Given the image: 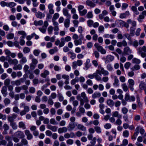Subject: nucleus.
<instances>
[{"label": "nucleus", "instance_id": "47", "mask_svg": "<svg viewBox=\"0 0 146 146\" xmlns=\"http://www.w3.org/2000/svg\"><path fill=\"white\" fill-rule=\"evenodd\" d=\"M78 77H76L74 79L72 80L70 82V83L72 85L75 84L76 83L78 82Z\"/></svg>", "mask_w": 146, "mask_h": 146}, {"label": "nucleus", "instance_id": "56", "mask_svg": "<svg viewBox=\"0 0 146 146\" xmlns=\"http://www.w3.org/2000/svg\"><path fill=\"white\" fill-rule=\"evenodd\" d=\"M30 51V49L28 47H25L23 49V52L25 54H27Z\"/></svg>", "mask_w": 146, "mask_h": 146}, {"label": "nucleus", "instance_id": "50", "mask_svg": "<svg viewBox=\"0 0 146 146\" xmlns=\"http://www.w3.org/2000/svg\"><path fill=\"white\" fill-rule=\"evenodd\" d=\"M10 125L13 129L15 130L17 128V125L15 122L10 123Z\"/></svg>", "mask_w": 146, "mask_h": 146}, {"label": "nucleus", "instance_id": "2", "mask_svg": "<svg viewBox=\"0 0 146 146\" xmlns=\"http://www.w3.org/2000/svg\"><path fill=\"white\" fill-rule=\"evenodd\" d=\"M17 56L19 59H21L19 61V62L21 64H24L27 62L26 57L23 56V55L22 52H19L18 53Z\"/></svg>", "mask_w": 146, "mask_h": 146}, {"label": "nucleus", "instance_id": "41", "mask_svg": "<svg viewBox=\"0 0 146 146\" xmlns=\"http://www.w3.org/2000/svg\"><path fill=\"white\" fill-rule=\"evenodd\" d=\"M94 78L96 79L98 81H100L101 80V78L100 76L98 75L99 74L98 73L96 72L95 73Z\"/></svg>", "mask_w": 146, "mask_h": 146}, {"label": "nucleus", "instance_id": "24", "mask_svg": "<svg viewBox=\"0 0 146 146\" xmlns=\"http://www.w3.org/2000/svg\"><path fill=\"white\" fill-rule=\"evenodd\" d=\"M47 128L53 132H56L57 130L58 127L56 126L48 125L47 126Z\"/></svg>", "mask_w": 146, "mask_h": 146}, {"label": "nucleus", "instance_id": "51", "mask_svg": "<svg viewBox=\"0 0 146 146\" xmlns=\"http://www.w3.org/2000/svg\"><path fill=\"white\" fill-rule=\"evenodd\" d=\"M53 27L52 26H49L48 28V32L49 35H51L52 34L53 31Z\"/></svg>", "mask_w": 146, "mask_h": 146}, {"label": "nucleus", "instance_id": "16", "mask_svg": "<svg viewBox=\"0 0 146 146\" xmlns=\"http://www.w3.org/2000/svg\"><path fill=\"white\" fill-rule=\"evenodd\" d=\"M124 53L126 55H129L132 53L131 50L128 46H126L123 49Z\"/></svg>", "mask_w": 146, "mask_h": 146}, {"label": "nucleus", "instance_id": "18", "mask_svg": "<svg viewBox=\"0 0 146 146\" xmlns=\"http://www.w3.org/2000/svg\"><path fill=\"white\" fill-rule=\"evenodd\" d=\"M67 128L65 127L59 128L58 129V132L59 133H65L67 132Z\"/></svg>", "mask_w": 146, "mask_h": 146}, {"label": "nucleus", "instance_id": "17", "mask_svg": "<svg viewBox=\"0 0 146 146\" xmlns=\"http://www.w3.org/2000/svg\"><path fill=\"white\" fill-rule=\"evenodd\" d=\"M114 82L113 83V85L114 87H118L119 86V80L116 76L114 77Z\"/></svg>", "mask_w": 146, "mask_h": 146}, {"label": "nucleus", "instance_id": "64", "mask_svg": "<svg viewBox=\"0 0 146 146\" xmlns=\"http://www.w3.org/2000/svg\"><path fill=\"white\" fill-rule=\"evenodd\" d=\"M87 10L86 9H84L82 11H79V13L81 15L84 16L87 13Z\"/></svg>", "mask_w": 146, "mask_h": 146}, {"label": "nucleus", "instance_id": "46", "mask_svg": "<svg viewBox=\"0 0 146 146\" xmlns=\"http://www.w3.org/2000/svg\"><path fill=\"white\" fill-rule=\"evenodd\" d=\"M14 35L13 33H10L8 34L6 36L7 38L8 39H11L13 38Z\"/></svg>", "mask_w": 146, "mask_h": 146}, {"label": "nucleus", "instance_id": "45", "mask_svg": "<svg viewBox=\"0 0 146 146\" xmlns=\"http://www.w3.org/2000/svg\"><path fill=\"white\" fill-rule=\"evenodd\" d=\"M121 87L123 91L125 92H127L128 90L127 86L125 83H123L121 84Z\"/></svg>", "mask_w": 146, "mask_h": 146}, {"label": "nucleus", "instance_id": "4", "mask_svg": "<svg viewBox=\"0 0 146 146\" xmlns=\"http://www.w3.org/2000/svg\"><path fill=\"white\" fill-rule=\"evenodd\" d=\"M38 63V61L35 58H33L32 59V62L30 64V68L32 70L34 69Z\"/></svg>", "mask_w": 146, "mask_h": 146}, {"label": "nucleus", "instance_id": "40", "mask_svg": "<svg viewBox=\"0 0 146 146\" xmlns=\"http://www.w3.org/2000/svg\"><path fill=\"white\" fill-rule=\"evenodd\" d=\"M141 62V60L139 59L135 58H134L132 60V62L134 64H139Z\"/></svg>", "mask_w": 146, "mask_h": 146}, {"label": "nucleus", "instance_id": "63", "mask_svg": "<svg viewBox=\"0 0 146 146\" xmlns=\"http://www.w3.org/2000/svg\"><path fill=\"white\" fill-rule=\"evenodd\" d=\"M129 133L128 131L127 130H125L124 131L123 133V136L126 137H127L129 136Z\"/></svg>", "mask_w": 146, "mask_h": 146}, {"label": "nucleus", "instance_id": "6", "mask_svg": "<svg viewBox=\"0 0 146 146\" xmlns=\"http://www.w3.org/2000/svg\"><path fill=\"white\" fill-rule=\"evenodd\" d=\"M96 72L100 75H101V74H102L104 76H106L109 74L108 72L107 71L105 70L104 68H102L97 70Z\"/></svg>", "mask_w": 146, "mask_h": 146}, {"label": "nucleus", "instance_id": "26", "mask_svg": "<svg viewBox=\"0 0 146 146\" xmlns=\"http://www.w3.org/2000/svg\"><path fill=\"white\" fill-rule=\"evenodd\" d=\"M146 84L143 81H141L139 86V89L141 90H144L145 88Z\"/></svg>", "mask_w": 146, "mask_h": 146}, {"label": "nucleus", "instance_id": "61", "mask_svg": "<svg viewBox=\"0 0 146 146\" xmlns=\"http://www.w3.org/2000/svg\"><path fill=\"white\" fill-rule=\"evenodd\" d=\"M104 28L102 25H100L98 28V31L99 33H102L104 32Z\"/></svg>", "mask_w": 146, "mask_h": 146}, {"label": "nucleus", "instance_id": "58", "mask_svg": "<svg viewBox=\"0 0 146 146\" xmlns=\"http://www.w3.org/2000/svg\"><path fill=\"white\" fill-rule=\"evenodd\" d=\"M146 52V46H143L142 48H140L139 49L138 52Z\"/></svg>", "mask_w": 146, "mask_h": 146}, {"label": "nucleus", "instance_id": "55", "mask_svg": "<svg viewBox=\"0 0 146 146\" xmlns=\"http://www.w3.org/2000/svg\"><path fill=\"white\" fill-rule=\"evenodd\" d=\"M88 25L90 27H92L93 25L94 21L91 19L88 20L87 22Z\"/></svg>", "mask_w": 146, "mask_h": 146}, {"label": "nucleus", "instance_id": "48", "mask_svg": "<svg viewBox=\"0 0 146 146\" xmlns=\"http://www.w3.org/2000/svg\"><path fill=\"white\" fill-rule=\"evenodd\" d=\"M16 5V3L13 2L7 3V7H9L10 8H12L14 6H15Z\"/></svg>", "mask_w": 146, "mask_h": 146}, {"label": "nucleus", "instance_id": "5", "mask_svg": "<svg viewBox=\"0 0 146 146\" xmlns=\"http://www.w3.org/2000/svg\"><path fill=\"white\" fill-rule=\"evenodd\" d=\"M128 87L131 90L133 91L134 90V86L135 85V82L132 79H129L128 80Z\"/></svg>", "mask_w": 146, "mask_h": 146}, {"label": "nucleus", "instance_id": "43", "mask_svg": "<svg viewBox=\"0 0 146 146\" xmlns=\"http://www.w3.org/2000/svg\"><path fill=\"white\" fill-rule=\"evenodd\" d=\"M121 118H118L114 123V124L116 125H120L122 124V122L121 119Z\"/></svg>", "mask_w": 146, "mask_h": 146}, {"label": "nucleus", "instance_id": "39", "mask_svg": "<svg viewBox=\"0 0 146 146\" xmlns=\"http://www.w3.org/2000/svg\"><path fill=\"white\" fill-rule=\"evenodd\" d=\"M19 128H22L23 129H26L25 124L23 121H21L19 123Z\"/></svg>", "mask_w": 146, "mask_h": 146}, {"label": "nucleus", "instance_id": "37", "mask_svg": "<svg viewBox=\"0 0 146 146\" xmlns=\"http://www.w3.org/2000/svg\"><path fill=\"white\" fill-rule=\"evenodd\" d=\"M135 27H131L130 28V34L131 36L134 35V32L135 29Z\"/></svg>", "mask_w": 146, "mask_h": 146}, {"label": "nucleus", "instance_id": "35", "mask_svg": "<svg viewBox=\"0 0 146 146\" xmlns=\"http://www.w3.org/2000/svg\"><path fill=\"white\" fill-rule=\"evenodd\" d=\"M43 21L42 20L38 21L35 20L34 22V24L35 26H41L43 25Z\"/></svg>", "mask_w": 146, "mask_h": 146}, {"label": "nucleus", "instance_id": "54", "mask_svg": "<svg viewBox=\"0 0 146 146\" xmlns=\"http://www.w3.org/2000/svg\"><path fill=\"white\" fill-rule=\"evenodd\" d=\"M94 129L96 132L98 133H101L102 130L101 128L99 126H95L94 127Z\"/></svg>", "mask_w": 146, "mask_h": 146}, {"label": "nucleus", "instance_id": "15", "mask_svg": "<svg viewBox=\"0 0 146 146\" xmlns=\"http://www.w3.org/2000/svg\"><path fill=\"white\" fill-rule=\"evenodd\" d=\"M75 136V135L73 132H71L70 133H66L64 135V137L66 139H68L70 138H73Z\"/></svg>", "mask_w": 146, "mask_h": 146}, {"label": "nucleus", "instance_id": "12", "mask_svg": "<svg viewBox=\"0 0 146 146\" xmlns=\"http://www.w3.org/2000/svg\"><path fill=\"white\" fill-rule=\"evenodd\" d=\"M63 15L66 16L67 18H70L71 15L68 13V10L66 8H64L62 9Z\"/></svg>", "mask_w": 146, "mask_h": 146}, {"label": "nucleus", "instance_id": "62", "mask_svg": "<svg viewBox=\"0 0 146 146\" xmlns=\"http://www.w3.org/2000/svg\"><path fill=\"white\" fill-rule=\"evenodd\" d=\"M10 80L9 78L6 79L4 82V84L5 86H8L10 84Z\"/></svg>", "mask_w": 146, "mask_h": 146}, {"label": "nucleus", "instance_id": "49", "mask_svg": "<svg viewBox=\"0 0 146 146\" xmlns=\"http://www.w3.org/2000/svg\"><path fill=\"white\" fill-rule=\"evenodd\" d=\"M128 109L124 107L121 109V111L122 113L124 115H126L128 112Z\"/></svg>", "mask_w": 146, "mask_h": 146}, {"label": "nucleus", "instance_id": "9", "mask_svg": "<svg viewBox=\"0 0 146 146\" xmlns=\"http://www.w3.org/2000/svg\"><path fill=\"white\" fill-rule=\"evenodd\" d=\"M15 136L19 138L22 139L25 137V135L21 131H18L15 133Z\"/></svg>", "mask_w": 146, "mask_h": 146}, {"label": "nucleus", "instance_id": "27", "mask_svg": "<svg viewBox=\"0 0 146 146\" xmlns=\"http://www.w3.org/2000/svg\"><path fill=\"white\" fill-rule=\"evenodd\" d=\"M70 19L67 18L65 19L64 22V26L66 28H68L70 26Z\"/></svg>", "mask_w": 146, "mask_h": 146}, {"label": "nucleus", "instance_id": "34", "mask_svg": "<svg viewBox=\"0 0 146 146\" xmlns=\"http://www.w3.org/2000/svg\"><path fill=\"white\" fill-rule=\"evenodd\" d=\"M58 50L57 48L56 47H55L53 48L50 49L49 50V53L50 54L52 55L55 53L57 52Z\"/></svg>", "mask_w": 146, "mask_h": 146}, {"label": "nucleus", "instance_id": "14", "mask_svg": "<svg viewBox=\"0 0 146 146\" xmlns=\"http://www.w3.org/2000/svg\"><path fill=\"white\" fill-rule=\"evenodd\" d=\"M8 62L11 64H14V65L18 64L19 62L18 60L16 59H12L10 58L8 60Z\"/></svg>", "mask_w": 146, "mask_h": 146}, {"label": "nucleus", "instance_id": "29", "mask_svg": "<svg viewBox=\"0 0 146 146\" xmlns=\"http://www.w3.org/2000/svg\"><path fill=\"white\" fill-rule=\"evenodd\" d=\"M49 74V72L47 70L44 71L43 73L40 74L41 76L44 78H46V76Z\"/></svg>", "mask_w": 146, "mask_h": 146}, {"label": "nucleus", "instance_id": "59", "mask_svg": "<svg viewBox=\"0 0 146 146\" xmlns=\"http://www.w3.org/2000/svg\"><path fill=\"white\" fill-rule=\"evenodd\" d=\"M144 16L142 14L140 15L137 18V20L139 22L141 23L142 22V20L144 19Z\"/></svg>", "mask_w": 146, "mask_h": 146}, {"label": "nucleus", "instance_id": "60", "mask_svg": "<svg viewBox=\"0 0 146 146\" xmlns=\"http://www.w3.org/2000/svg\"><path fill=\"white\" fill-rule=\"evenodd\" d=\"M139 127H136L135 131V132L133 135L134 136H136L137 137L139 133Z\"/></svg>", "mask_w": 146, "mask_h": 146}, {"label": "nucleus", "instance_id": "38", "mask_svg": "<svg viewBox=\"0 0 146 146\" xmlns=\"http://www.w3.org/2000/svg\"><path fill=\"white\" fill-rule=\"evenodd\" d=\"M116 22L117 23L119 27H123L125 22L121 20H117Z\"/></svg>", "mask_w": 146, "mask_h": 146}, {"label": "nucleus", "instance_id": "53", "mask_svg": "<svg viewBox=\"0 0 146 146\" xmlns=\"http://www.w3.org/2000/svg\"><path fill=\"white\" fill-rule=\"evenodd\" d=\"M137 102L139 107L141 108L142 107L143 103L140 101V99L138 97L137 98Z\"/></svg>", "mask_w": 146, "mask_h": 146}, {"label": "nucleus", "instance_id": "52", "mask_svg": "<svg viewBox=\"0 0 146 146\" xmlns=\"http://www.w3.org/2000/svg\"><path fill=\"white\" fill-rule=\"evenodd\" d=\"M61 40H64L65 42H68L71 40V37L69 36H67L64 38H62Z\"/></svg>", "mask_w": 146, "mask_h": 146}, {"label": "nucleus", "instance_id": "11", "mask_svg": "<svg viewBox=\"0 0 146 146\" xmlns=\"http://www.w3.org/2000/svg\"><path fill=\"white\" fill-rule=\"evenodd\" d=\"M25 135L27 136V138L28 140H31L33 138V136L28 130H25Z\"/></svg>", "mask_w": 146, "mask_h": 146}, {"label": "nucleus", "instance_id": "33", "mask_svg": "<svg viewBox=\"0 0 146 146\" xmlns=\"http://www.w3.org/2000/svg\"><path fill=\"white\" fill-rule=\"evenodd\" d=\"M127 23L128 24H131L132 25L131 27H136V22L135 21H132L130 19L127 20Z\"/></svg>", "mask_w": 146, "mask_h": 146}, {"label": "nucleus", "instance_id": "22", "mask_svg": "<svg viewBox=\"0 0 146 146\" xmlns=\"http://www.w3.org/2000/svg\"><path fill=\"white\" fill-rule=\"evenodd\" d=\"M112 116L114 117H117L118 118H122V115L119 114V112L117 111H115L112 112Z\"/></svg>", "mask_w": 146, "mask_h": 146}, {"label": "nucleus", "instance_id": "25", "mask_svg": "<svg viewBox=\"0 0 146 146\" xmlns=\"http://www.w3.org/2000/svg\"><path fill=\"white\" fill-rule=\"evenodd\" d=\"M86 4L92 7H94L96 5V4L93 3L92 1L88 0L86 1Z\"/></svg>", "mask_w": 146, "mask_h": 146}, {"label": "nucleus", "instance_id": "1", "mask_svg": "<svg viewBox=\"0 0 146 146\" xmlns=\"http://www.w3.org/2000/svg\"><path fill=\"white\" fill-rule=\"evenodd\" d=\"M77 99L80 101V106H83L84 103H88L89 100L84 92H82L80 96L78 95L76 96Z\"/></svg>", "mask_w": 146, "mask_h": 146}, {"label": "nucleus", "instance_id": "57", "mask_svg": "<svg viewBox=\"0 0 146 146\" xmlns=\"http://www.w3.org/2000/svg\"><path fill=\"white\" fill-rule=\"evenodd\" d=\"M140 68V66L138 64L135 65L134 66L131 68V69L133 70H138Z\"/></svg>", "mask_w": 146, "mask_h": 146}, {"label": "nucleus", "instance_id": "13", "mask_svg": "<svg viewBox=\"0 0 146 146\" xmlns=\"http://www.w3.org/2000/svg\"><path fill=\"white\" fill-rule=\"evenodd\" d=\"M90 59L88 58L86 59L85 64V66L84 69L85 70H88L91 66V64L90 63Z\"/></svg>", "mask_w": 146, "mask_h": 146}, {"label": "nucleus", "instance_id": "19", "mask_svg": "<svg viewBox=\"0 0 146 146\" xmlns=\"http://www.w3.org/2000/svg\"><path fill=\"white\" fill-rule=\"evenodd\" d=\"M67 54L68 56L70 57V58L72 60L74 59L76 57V54L72 50L69 51Z\"/></svg>", "mask_w": 146, "mask_h": 146}, {"label": "nucleus", "instance_id": "44", "mask_svg": "<svg viewBox=\"0 0 146 146\" xmlns=\"http://www.w3.org/2000/svg\"><path fill=\"white\" fill-rule=\"evenodd\" d=\"M3 102L5 106H7L9 104L11 103V101L8 98H5L3 100Z\"/></svg>", "mask_w": 146, "mask_h": 146}, {"label": "nucleus", "instance_id": "23", "mask_svg": "<svg viewBox=\"0 0 146 146\" xmlns=\"http://www.w3.org/2000/svg\"><path fill=\"white\" fill-rule=\"evenodd\" d=\"M101 94L100 92H95L92 95V98L93 99H95L99 98L101 96Z\"/></svg>", "mask_w": 146, "mask_h": 146}, {"label": "nucleus", "instance_id": "3", "mask_svg": "<svg viewBox=\"0 0 146 146\" xmlns=\"http://www.w3.org/2000/svg\"><path fill=\"white\" fill-rule=\"evenodd\" d=\"M94 46L96 48L97 50L100 52L101 54H105L106 53V51L105 49H104L102 46L100 45L98 43H95Z\"/></svg>", "mask_w": 146, "mask_h": 146}, {"label": "nucleus", "instance_id": "8", "mask_svg": "<svg viewBox=\"0 0 146 146\" xmlns=\"http://www.w3.org/2000/svg\"><path fill=\"white\" fill-rule=\"evenodd\" d=\"M29 107L28 106H25L24 108V110L20 112V114L21 116L25 115L26 113L29 111Z\"/></svg>", "mask_w": 146, "mask_h": 146}, {"label": "nucleus", "instance_id": "32", "mask_svg": "<svg viewBox=\"0 0 146 146\" xmlns=\"http://www.w3.org/2000/svg\"><path fill=\"white\" fill-rule=\"evenodd\" d=\"M22 67L21 64L15 65L13 67V69L15 70H21L22 69Z\"/></svg>", "mask_w": 146, "mask_h": 146}, {"label": "nucleus", "instance_id": "42", "mask_svg": "<svg viewBox=\"0 0 146 146\" xmlns=\"http://www.w3.org/2000/svg\"><path fill=\"white\" fill-rule=\"evenodd\" d=\"M103 37L105 38H110L111 39H113L115 38V36L113 35H109L108 34H105L103 35Z\"/></svg>", "mask_w": 146, "mask_h": 146}, {"label": "nucleus", "instance_id": "10", "mask_svg": "<svg viewBox=\"0 0 146 146\" xmlns=\"http://www.w3.org/2000/svg\"><path fill=\"white\" fill-rule=\"evenodd\" d=\"M114 56L111 55H108L105 59V63L106 64H107L109 62H111L114 59Z\"/></svg>", "mask_w": 146, "mask_h": 146}, {"label": "nucleus", "instance_id": "20", "mask_svg": "<svg viewBox=\"0 0 146 146\" xmlns=\"http://www.w3.org/2000/svg\"><path fill=\"white\" fill-rule=\"evenodd\" d=\"M36 16L40 19H41L45 17V14L40 11H38L35 14Z\"/></svg>", "mask_w": 146, "mask_h": 146}, {"label": "nucleus", "instance_id": "28", "mask_svg": "<svg viewBox=\"0 0 146 146\" xmlns=\"http://www.w3.org/2000/svg\"><path fill=\"white\" fill-rule=\"evenodd\" d=\"M77 126L78 129L82 131H85L86 130V127L82 125L79 124L77 125Z\"/></svg>", "mask_w": 146, "mask_h": 146}, {"label": "nucleus", "instance_id": "31", "mask_svg": "<svg viewBox=\"0 0 146 146\" xmlns=\"http://www.w3.org/2000/svg\"><path fill=\"white\" fill-rule=\"evenodd\" d=\"M74 43L75 46H77L78 45H81L82 44V41L81 39H77L74 40Z\"/></svg>", "mask_w": 146, "mask_h": 146}, {"label": "nucleus", "instance_id": "7", "mask_svg": "<svg viewBox=\"0 0 146 146\" xmlns=\"http://www.w3.org/2000/svg\"><path fill=\"white\" fill-rule=\"evenodd\" d=\"M17 115L15 113H13L11 116H9L8 117V121L10 122V123L14 122V120L16 118Z\"/></svg>", "mask_w": 146, "mask_h": 146}, {"label": "nucleus", "instance_id": "30", "mask_svg": "<svg viewBox=\"0 0 146 146\" xmlns=\"http://www.w3.org/2000/svg\"><path fill=\"white\" fill-rule=\"evenodd\" d=\"M18 33L20 35H22V36L20 38H25L26 36V34L25 32L23 31H19L18 32Z\"/></svg>", "mask_w": 146, "mask_h": 146}, {"label": "nucleus", "instance_id": "36", "mask_svg": "<svg viewBox=\"0 0 146 146\" xmlns=\"http://www.w3.org/2000/svg\"><path fill=\"white\" fill-rule=\"evenodd\" d=\"M107 104L110 107H113L114 105L113 101L111 100H108L106 102Z\"/></svg>", "mask_w": 146, "mask_h": 146}, {"label": "nucleus", "instance_id": "21", "mask_svg": "<svg viewBox=\"0 0 146 146\" xmlns=\"http://www.w3.org/2000/svg\"><path fill=\"white\" fill-rule=\"evenodd\" d=\"M1 92L3 96L5 97L6 96L7 94V88L6 86H4L2 87Z\"/></svg>", "mask_w": 146, "mask_h": 146}]
</instances>
